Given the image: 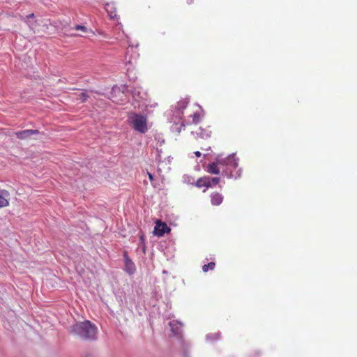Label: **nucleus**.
<instances>
[{
	"label": "nucleus",
	"mask_w": 357,
	"mask_h": 357,
	"mask_svg": "<svg viewBox=\"0 0 357 357\" xmlns=\"http://www.w3.org/2000/svg\"><path fill=\"white\" fill-rule=\"evenodd\" d=\"M70 333L82 340L93 341L97 339L98 328L90 321L86 320L72 325Z\"/></svg>",
	"instance_id": "1"
},
{
	"label": "nucleus",
	"mask_w": 357,
	"mask_h": 357,
	"mask_svg": "<svg viewBox=\"0 0 357 357\" xmlns=\"http://www.w3.org/2000/svg\"><path fill=\"white\" fill-rule=\"evenodd\" d=\"M235 153H231L225 158H221L220 166L222 167V174L228 178H238L242 174V169L239 168L236 172L234 170L238 167L239 159L235 157Z\"/></svg>",
	"instance_id": "2"
},
{
	"label": "nucleus",
	"mask_w": 357,
	"mask_h": 357,
	"mask_svg": "<svg viewBox=\"0 0 357 357\" xmlns=\"http://www.w3.org/2000/svg\"><path fill=\"white\" fill-rule=\"evenodd\" d=\"M128 121L133 128L140 133H145L148 130L146 117L144 115L130 114L128 116Z\"/></svg>",
	"instance_id": "3"
},
{
	"label": "nucleus",
	"mask_w": 357,
	"mask_h": 357,
	"mask_svg": "<svg viewBox=\"0 0 357 357\" xmlns=\"http://www.w3.org/2000/svg\"><path fill=\"white\" fill-rule=\"evenodd\" d=\"M124 268L123 270L130 275H133L136 271L134 262L128 257L127 252H123Z\"/></svg>",
	"instance_id": "4"
},
{
	"label": "nucleus",
	"mask_w": 357,
	"mask_h": 357,
	"mask_svg": "<svg viewBox=\"0 0 357 357\" xmlns=\"http://www.w3.org/2000/svg\"><path fill=\"white\" fill-rule=\"evenodd\" d=\"M171 328L172 334L177 337L179 340H182V328L183 324L178 321L173 320L169 323Z\"/></svg>",
	"instance_id": "5"
},
{
	"label": "nucleus",
	"mask_w": 357,
	"mask_h": 357,
	"mask_svg": "<svg viewBox=\"0 0 357 357\" xmlns=\"http://www.w3.org/2000/svg\"><path fill=\"white\" fill-rule=\"evenodd\" d=\"M170 231L169 227L167 225L166 223L162 222L160 220L156 222L155 226L154 227L153 234L155 236L158 237L162 236L166 233H169Z\"/></svg>",
	"instance_id": "6"
},
{
	"label": "nucleus",
	"mask_w": 357,
	"mask_h": 357,
	"mask_svg": "<svg viewBox=\"0 0 357 357\" xmlns=\"http://www.w3.org/2000/svg\"><path fill=\"white\" fill-rule=\"evenodd\" d=\"M221 161V155H218L215 158V161L209 163L207 167V172L212 174H219L220 173L218 165H220L219 162Z\"/></svg>",
	"instance_id": "7"
},
{
	"label": "nucleus",
	"mask_w": 357,
	"mask_h": 357,
	"mask_svg": "<svg viewBox=\"0 0 357 357\" xmlns=\"http://www.w3.org/2000/svg\"><path fill=\"white\" fill-rule=\"evenodd\" d=\"M188 104V99L182 100L178 102L176 106L175 107V111L174 112L173 115L176 118H181L183 110L186 108Z\"/></svg>",
	"instance_id": "8"
},
{
	"label": "nucleus",
	"mask_w": 357,
	"mask_h": 357,
	"mask_svg": "<svg viewBox=\"0 0 357 357\" xmlns=\"http://www.w3.org/2000/svg\"><path fill=\"white\" fill-rule=\"evenodd\" d=\"M38 130H24L15 132L16 137L20 139H26L31 137L33 135L38 134Z\"/></svg>",
	"instance_id": "9"
},
{
	"label": "nucleus",
	"mask_w": 357,
	"mask_h": 357,
	"mask_svg": "<svg viewBox=\"0 0 357 357\" xmlns=\"http://www.w3.org/2000/svg\"><path fill=\"white\" fill-rule=\"evenodd\" d=\"M105 9L111 19L116 17V7L114 3H107L105 5Z\"/></svg>",
	"instance_id": "10"
},
{
	"label": "nucleus",
	"mask_w": 357,
	"mask_h": 357,
	"mask_svg": "<svg viewBox=\"0 0 357 357\" xmlns=\"http://www.w3.org/2000/svg\"><path fill=\"white\" fill-rule=\"evenodd\" d=\"M9 196V193L6 190H1L0 192V208L6 206L8 205L9 202L8 200V197Z\"/></svg>",
	"instance_id": "11"
},
{
	"label": "nucleus",
	"mask_w": 357,
	"mask_h": 357,
	"mask_svg": "<svg viewBox=\"0 0 357 357\" xmlns=\"http://www.w3.org/2000/svg\"><path fill=\"white\" fill-rule=\"evenodd\" d=\"M131 93L135 100L139 101L140 99L144 98L145 93L142 92L139 89L135 88L132 90Z\"/></svg>",
	"instance_id": "12"
},
{
	"label": "nucleus",
	"mask_w": 357,
	"mask_h": 357,
	"mask_svg": "<svg viewBox=\"0 0 357 357\" xmlns=\"http://www.w3.org/2000/svg\"><path fill=\"white\" fill-rule=\"evenodd\" d=\"M195 133L199 137L205 139L211 136V131L208 130H205L202 128H199L198 130L195 132Z\"/></svg>",
	"instance_id": "13"
},
{
	"label": "nucleus",
	"mask_w": 357,
	"mask_h": 357,
	"mask_svg": "<svg viewBox=\"0 0 357 357\" xmlns=\"http://www.w3.org/2000/svg\"><path fill=\"white\" fill-rule=\"evenodd\" d=\"M222 196L219 193L211 195V204L214 206L220 205L222 202Z\"/></svg>",
	"instance_id": "14"
},
{
	"label": "nucleus",
	"mask_w": 357,
	"mask_h": 357,
	"mask_svg": "<svg viewBox=\"0 0 357 357\" xmlns=\"http://www.w3.org/2000/svg\"><path fill=\"white\" fill-rule=\"evenodd\" d=\"M208 184H209V183H208V176H204V177L199 178L197 181V182L195 183V185L197 188L206 187V188H208L207 185Z\"/></svg>",
	"instance_id": "15"
},
{
	"label": "nucleus",
	"mask_w": 357,
	"mask_h": 357,
	"mask_svg": "<svg viewBox=\"0 0 357 357\" xmlns=\"http://www.w3.org/2000/svg\"><path fill=\"white\" fill-rule=\"evenodd\" d=\"M220 333L218 332L215 333H209L206 336V340L208 342H213L214 340H217L220 338Z\"/></svg>",
	"instance_id": "16"
},
{
	"label": "nucleus",
	"mask_w": 357,
	"mask_h": 357,
	"mask_svg": "<svg viewBox=\"0 0 357 357\" xmlns=\"http://www.w3.org/2000/svg\"><path fill=\"white\" fill-rule=\"evenodd\" d=\"M220 182V178L218 177L211 178L208 176V183L209 184L207 185V188H210L212 186H215Z\"/></svg>",
	"instance_id": "17"
},
{
	"label": "nucleus",
	"mask_w": 357,
	"mask_h": 357,
	"mask_svg": "<svg viewBox=\"0 0 357 357\" xmlns=\"http://www.w3.org/2000/svg\"><path fill=\"white\" fill-rule=\"evenodd\" d=\"M215 264L214 262H209L208 264H204L202 266V271L204 272H207L208 270H213L215 268Z\"/></svg>",
	"instance_id": "18"
},
{
	"label": "nucleus",
	"mask_w": 357,
	"mask_h": 357,
	"mask_svg": "<svg viewBox=\"0 0 357 357\" xmlns=\"http://www.w3.org/2000/svg\"><path fill=\"white\" fill-rule=\"evenodd\" d=\"M89 95L86 92H81L77 95V99L80 100L82 102H84L87 100Z\"/></svg>",
	"instance_id": "19"
},
{
	"label": "nucleus",
	"mask_w": 357,
	"mask_h": 357,
	"mask_svg": "<svg viewBox=\"0 0 357 357\" xmlns=\"http://www.w3.org/2000/svg\"><path fill=\"white\" fill-rule=\"evenodd\" d=\"M74 29L77 31H82L83 33H87L89 31L88 29L85 26L82 25H76L74 27Z\"/></svg>",
	"instance_id": "20"
},
{
	"label": "nucleus",
	"mask_w": 357,
	"mask_h": 357,
	"mask_svg": "<svg viewBox=\"0 0 357 357\" xmlns=\"http://www.w3.org/2000/svg\"><path fill=\"white\" fill-rule=\"evenodd\" d=\"M192 117H193V119H192V121L194 123H198L200 121V115L199 113H195L193 115H192Z\"/></svg>",
	"instance_id": "21"
},
{
	"label": "nucleus",
	"mask_w": 357,
	"mask_h": 357,
	"mask_svg": "<svg viewBox=\"0 0 357 357\" xmlns=\"http://www.w3.org/2000/svg\"><path fill=\"white\" fill-rule=\"evenodd\" d=\"M191 179L192 178L189 176H183V181L187 183H191Z\"/></svg>",
	"instance_id": "22"
},
{
	"label": "nucleus",
	"mask_w": 357,
	"mask_h": 357,
	"mask_svg": "<svg viewBox=\"0 0 357 357\" xmlns=\"http://www.w3.org/2000/svg\"><path fill=\"white\" fill-rule=\"evenodd\" d=\"M195 154L197 157L201 156V153L199 151H195Z\"/></svg>",
	"instance_id": "23"
},
{
	"label": "nucleus",
	"mask_w": 357,
	"mask_h": 357,
	"mask_svg": "<svg viewBox=\"0 0 357 357\" xmlns=\"http://www.w3.org/2000/svg\"><path fill=\"white\" fill-rule=\"evenodd\" d=\"M140 241L142 243H144V236H140Z\"/></svg>",
	"instance_id": "24"
},
{
	"label": "nucleus",
	"mask_w": 357,
	"mask_h": 357,
	"mask_svg": "<svg viewBox=\"0 0 357 357\" xmlns=\"http://www.w3.org/2000/svg\"><path fill=\"white\" fill-rule=\"evenodd\" d=\"M149 178L150 180H153V175L150 173H149Z\"/></svg>",
	"instance_id": "25"
},
{
	"label": "nucleus",
	"mask_w": 357,
	"mask_h": 357,
	"mask_svg": "<svg viewBox=\"0 0 357 357\" xmlns=\"http://www.w3.org/2000/svg\"><path fill=\"white\" fill-rule=\"evenodd\" d=\"M118 26H119V27H118L119 29H121V28H122V24H121V23H119V24H118Z\"/></svg>",
	"instance_id": "26"
},
{
	"label": "nucleus",
	"mask_w": 357,
	"mask_h": 357,
	"mask_svg": "<svg viewBox=\"0 0 357 357\" xmlns=\"http://www.w3.org/2000/svg\"><path fill=\"white\" fill-rule=\"evenodd\" d=\"M33 15H34L32 13V14H30L29 15H28V16H27V17H28V18H29V17H33Z\"/></svg>",
	"instance_id": "27"
},
{
	"label": "nucleus",
	"mask_w": 357,
	"mask_h": 357,
	"mask_svg": "<svg viewBox=\"0 0 357 357\" xmlns=\"http://www.w3.org/2000/svg\"><path fill=\"white\" fill-rule=\"evenodd\" d=\"M191 1H192V0H190V1L188 0V3H190Z\"/></svg>",
	"instance_id": "28"
},
{
	"label": "nucleus",
	"mask_w": 357,
	"mask_h": 357,
	"mask_svg": "<svg viewBox=\"0 0 357 357\" xmlns=\"http://www.w3.org/2000/svg\"><path fill=\"white\" fill-rule=\"evenodd\" d=\"M191 1H192V0H190V1L188 0V3H190Z\"/></svg>",
	"instance_id": "29"
}]
</instances>
